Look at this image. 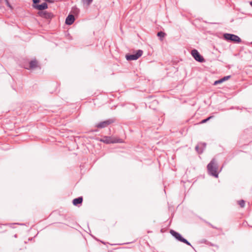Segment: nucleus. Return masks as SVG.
Listing matches in <instances>:
<instances>
[{
    "mask_svg": "<svg viewBox=\"0 0 252 252\" xmlns=\"http://www.w3.org/2000/svg\"><path fill=\"white\" fill-rule=\"evenodd\" d=\"M250 4L251 6L252 7V1L250 2Z\"/></svg>",
    "mask_w": 252,
    "mask_h": 252,
    "instance_id": "bb28decb",
    "label": "nucleus"
},
{
    "mask_svg": "<svg viewBox=\"0 0 252 252\" xmlns=\"http://www.w3.org/2000/svg\"><path fill=\"white\" fill-rule=\"evenodd\" d=\"M177 240L182 242L184 243L187 244L188 245L191 246L190 243L186 239L184 238V237H175Z\"/></svg>",
    "mask_w": 252,
    "mask_h": 252,
    "instance_id": "ddd939ff",
    "label": "nucleus"
},
{
    "mask_svg": "<svg viewBox=\"0 0 252 252\" xmlns=\"http://www.w3.org/2000/svg\"><path fill=\"white\" fill-rule=\"evenodd\" d=\"M131 242H124L123 243H120L119 244H129V243H130Z\"/></svg>",
    "mask_w": 252,
    "mask_h": 252,
    "instance_id": "b1692460",
    "label": "nucleus"
},
{
    "mask_svg": "<svg viewBox=\"0 0 252 252\" xmlns=\"http://www.w3.org/2000/svg\"><path fill=\"white\" fill-rule=\"evenodd\" d=\"M238 204L240 206L241 208H244L245 205V200L242 199L238 201Z\"/></svg>",
    "mask_w": 252,
    "mask_h": 252,
    "instance_id": "f3484780",
    "label": "nucleus"
},
{
    "mask_svg": "<svg viewBox=\"0 0 252 252\" xmlns=\"http://www.w3.org/2000/svg\"><path fill=\"white\" fill-rule=\"evenodd\" d=\"M33 7L38 10H44L48 8V4L46 2H43L40 4L33 5Z\"/></svg>",
    "mask_w": 252,
    "mask_h": 252,
    "instance_id": "9d476101",
    "label": "nucleus"
},
{
    "mask_svg": "<svg viewBox=\"0 0 252 252\" xmlns=\"http://www.w3.org/2000/svg\"><path fill=\"white\" fill-rule=\"evenodd\" d=\"M143 51L141 50H138L135 53L132 54H128L126 55V58L127 61H134L137 60L142 55Z\"/></svg>",
    "mask_w": 252,
    "mask_h": 252,
    "instance_id": "20e7f679",
    "label": "nucleus"
},
{
    "mask_svg": "<svg viewBox=\"0 0 252 252\" xmlns=\"http://www.w3.org/2000/svg\"><path fill=\"white\" fill-rule=\"evenodd\" d=\"M251 44H252V42H251Z\"/></svg>",
    "mask_w": 252,
    "mask_h": 252,
    "instance_id": "c85d7f7f",
    "label": "nucleus"
},
{
    "mask_svg": "<svg viewBox=\"0 0 252 252\" xmlns=\"http://www.w3.org/2000/svg\"><path fill=\"white\" fill-rule=\"evenodd\" d=\"M30 69H33L35 68L37 65V62L35 60H32L30 62Z\"/></svg>",
    "mask_w": 252,
    "mask_h": 252,
    "instance_id": "f8f14e48",
    "label": "nucleus"
},
{
    "mask_svg": "<svg viewBox=\"0 0 252 252\" xmlns=\"http://www.w3.org/2000/svg\"><path fill=\"white\" fill-rule=\"evenodd\" d=\"M207 170L209 175L216 178L218 177V173L217 170L218 168V164L216 160L213 158L210 163L207 165Z\"/></svg>",
    "mask_w": 252,
    "mask_h": 252,
    "instance_id": "f257e3e1",
    "label": "nucleus"
},
{
    "mask_svg": "<svg viewBox=\"0 0 252 252\" xmlns=\"http://www.w3.org/2000/svg\"><path fill=\"white\" fill-rule=\"evenodd\" d=\"M39 13L41 17L46 19H52L54 17L53 14H52L51 12H49L47 11H42L39 12Z\"/></svg>",
    "mask_w": 252,
    "mask_h": 252,
    "instance_id": "6e6552de",
    "label": "nucleus"
},
{
    "mask_svg": "<svg viewBox=\"0 0 252 252\" xmlns=\"http://www.w3.org/2000/svg\"><path fill=\"white\" fill-rule=\"evenodd\" d=\"M231 77L230 75L224 76L223 78H221V81L222 82L227 80L228 79H229Z\"/></svg>",
    "mask_w": 252,
    "mask_h": 252,
    "instance_id": "aec40b11",
    "label": "nucleus"
},
{
    "mask_svg": "<svg viewBox=\"0 0 252 252\" xmlns=\"http://www.w3.org/2000/svg\"><path fill=\"white\" fill-rule=\"evenodd\" d=\"M206 144L205 143H199L195 147V149L198 154H202L205 149Z\"/></svg>",
    "mask_w": 252,
    "mask_h": 252,
    "instance_id": "0eeeda50",
    "label": "nucleus"
},
{
    "mask_svg": "<svg viewBox=\"0 0 252 252\" xmlns=\"http://www.w3.org/2000/svg\"><path fill=\"white\" fill-rule=\"evenodd\" d=\"M100 141L106 144L122 143V140L119 138H114L111 136H105L101 138Z\"/></svg>",
    "mask_w": 252,
    "mask_h": 252,
    "instance_id": "7ed1b4c3",
    "label": "nucleus"
},
{
    "mask_svg": "<svg viewBox=\"0 0 252 252\" xmlns=\"http://www.w3.org/2000/svg\"><path fill=\"white\" fill-rule=\"evenodd\" d=\"M75 21L74 17L72 14H69L66 18L65 23L67 25H72Z\"/></svg>",
    "mask_w": 252,
    "mask_h": 252,
    "instance_id": "1a4fd4ad",
    "label": "nucleus"
},
{
    "mask_svg": "<svg viewBox=\"0 0 252 252\" xmlns=\"http://www.w3.org/2000/svg\"><path fill=\"white\" fill-rule=\"evenodd\" d=\"M83 197L80 196L77 198H74L72 201V203L74 206H78L82 204L83 202Z\"/></svg>",
    "mask_w": 252,
    "mask_h": 252,
    "instance_id": "9b49d317",
    "label": "nucleus"
},
{
    "mask_svg": "<svg viewBox=\"0 0 252 252\" xmlns=\"http://www.w3.org/2000/svg\"><path fill=\"white\" fill-rule=\"evenodd\" d=\"M165 34H166L165 32L162 31H160L158 32L157 36L159 38L160 40H162V39L165 36Z\"/></svg>",
    "mask_w": 252,
    "mask_h": 252,
    "instance_id": "4468645a",
    "label": "nucleus"
},
{
    "mask_svg": "<svg viewBox=\"0 0 252 252\" xmlns=\"http://www.w3.org/2000/svg\"><path fill=\"white\" fill-rule=\"evenodd\" d=\"M165 230H166L165 229H164L163 228H162L160 231H161V232H163V231H165Z\"/></svg>",
    "mask_w": 252,
    "mask_h": 252,
    "instance_id": "393cba45",
    "label": "nucleus"
},
{
    "mask_svg": "<svg viewBox=\"0 0 252 252\" xmlns=\"http://www.w3.org/2000/svg\"><path fill=\"white\" fill-rule=\"evenodd\" d=\"M72 11L75 15H78L79 13V9L76 6H74L72 8Z\"/></svg>",
    "mask_w": 252,
    "mask_h": 252,
    "instance_id": "2eb2a0df",
    "label": "nucleus"
},
{
    "mask_svg": "<svg viewBox=\"0 0 252 252\" xmlns=\"http://www.w3.org/2000/svg\"><path fill=\"white\" fill-rule=\"evenodd\" d=\"M213 117V116H210L208 118H207L206 119H205L201 121V124H204V123H206L207 122H208L209 120H210L211 119H212V118Z\"/></svg>",
    "mask_w": 252,
    "mask_h": 252,
    "instance_id": "a211bd4d",
    "label": "nucleus"
},
{
    "mask_svg": "<svg viewBox=\"0 0 252 252\" xmlns=\"http://www.w3.org/2000/svg\"><path fill=\"white\" fill-rule=\"evenodd\" d=\"M170 233L173 236H182V235L173 230H170Z\"/></svg>",
    "mask_w": 252,
    "mask_h": 252,
    "instance_id": "dca6fc26",
    "label": "nucleus"
},
{
    "mask_svg": "<svg viewBox=\"0 0 252 252\" xmlns=\"http://www.w3.org/2000/svg\"><path fill=\"white\" fill-rule=\"evenodd\" d=\"M5 3H6V4L7 5V6H8L9 7L12 8V6H11V4H10L9 2L8 1V0H5Z\"/></svg>",
    "mask_w": 252,
    "mask_h": 252,
    "instance_id": "4be33fe9",
    "label": "nucleus"
},
{
    "mask_svg": "<svg viewBox=\"0 0 252 252\" xmlns=\"http://www.w3.org/2000/svg\"><path fill=\"white\" fill-rule=\"evenodd\" d=\"M93 0H82L84 3H86L88 5L92 2Z\"/></svg>",
    "mask_w": 252,
    "mask_h": 252,
    "instance_id": "6ab92c4d",
    "label": "nucleus"
},
{
    "mask_svg": "<svg viewBox=\"0 0 252 252\" xmlns=\"http://www.w3.org/2000/svg\"><path fill=\"white\" fill-rule=\"evenodd\" d=\"M222 83V82L221 81V79H219L218 80L215 81L214 82V85H218L219 84H220V83Z\"/></svg>",
    "mask_w": 252,
    "mask_h": 252,
    "instance_id": "412c9836",
    "label": "nucleus"
},
{
    "mask_svg": "<svg viewBox=\"0 0 252 252\" xmlns=\"http://www.w3.org/2000/svg\"><path fill=\"white\" fill-rule=\"evenodd\" d=\"M32 238H30V237H29V238H28V240H29V241H32Z\"/></svg>",
    "mask_w": 252,
    "mask_h": 252,
    "instance_id": "a878e982",
    "label": "nucleus"
},
{
    "mask_svg": "<svg viewBox=\"0 0 252 252\" xmlns=\"http://www.w3.org/2000/svg\"><path fill=\"white\" fill-rule=\"evenodd\" d=\"M224 39L227 41L233 42L236 43H240L241 42V39L237 35L225 33L223 35Z\"/></svg>",
    "mask_w": 252,
    "mask_h": 252,
    "instance_id": "f03ea898",
    "label": "nucleus"
},
{
    "mask_svg": "<svg viewBox=\"0 0 252 252\" xmlns=\"http://www.w3.org/2000/svg\"><path fill=\"white\" fill-rule=\"evenodd\" d=\"M114 122V120L113 119H110L97 124L95 126L98 128H102L107 127V126L113 123Z\"/></svg>",
    "mask_w": 252,
    "mask_h": 252,
    "instance_id": "423d86ee",
    "label": "nucleus"
},
{
    "mask_svg": "<svg viewBox=\"0 0 252 252\" xmlns=\"http://www.w3.org/2000/svg\"><path fill=\"white\" fill-rule=\"evenodd\" d=\"M191 54L195 61L199 63H203L205 62L203 57L200 54L196 49H194L192 50Z\"/></svg>",
    "mask_w": 252,
    "mask_h": 252,
    "instance_id": "39448f33",
    "label": "nucleus"
},
{
    "mask_svg": "<svg viewBox=\"0 0 252 252\" xmlns=\"http://www.w3.org/2000/svg\"><path fill=\"white\" fill-rule=\"evenodd\" d=\"M32 1H33V5H36V4H37V3L39 2L40 0H32Z\"/></svg>",
    "mask_w": 252,
    "mask_h": 252,
    "instance_id": "5701e85b",
    "label": "nucleus"
},
{
    "mask_svg": "<svg viewBox=\"0 0 252 252\" xmlns=\"http://www.w3.org/2000/svg\"><path fill=\"white\" fill-rule=\"evenodd\" d=\"M47 1L49 2H51V1L50 0H47Z\"/></svg>",
    "mask_w": 252,
    "mask_h": 252,
    "instance_id": "cd10ccee",
    "label": "nucleus"
}]
</instances>
